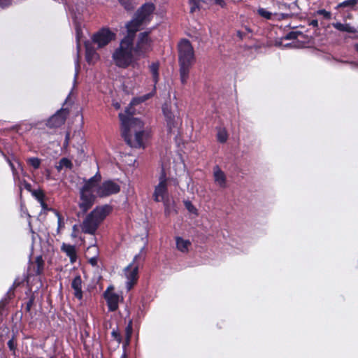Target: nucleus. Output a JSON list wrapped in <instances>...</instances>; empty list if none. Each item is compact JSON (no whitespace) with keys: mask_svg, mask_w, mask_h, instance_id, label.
<instances>
[{"mask_svg":"<svg viewBox=\"0 0 358 358\" xmlns=\"http://www.w3.org/2000/svg\"><path fill=\"white\" fill-rule=\"evenodd\" d=\"M184 205L189 212L193 214H197V209L195 208V206L192 204V203L190 201H185Z\"/></svg>","mask_w":358,"mask_h":358,"instance_id":"4c0bfd02","label":"nucleus"},{"mask_svg":"<svg viewBox=\"0 0 358 358\" xmlns=\"http://www.w3.org/2000/svg\"><path fill=\"white\" fill-rule=\"evenodd\" d=\"M26 294L27 295L28 297L27 299V301L24 302L25 311L27 313H29L31 311L32 306L34 304L36 296L35 294L31 292V289L26 292Z\"/></svg>","mask_w":358,"mask_h":358,"instance_id":"b1692460","label":"nucleus"},{"mask_svg":"<svg viewBox=\"0 0 358 358\" xmlns=\"http://www.w3.org/2000/svg\"><path fill=\"white\" fill-rule=\"evenodd\" d=\"M61 250L66 253V255L70 258L71 263H73L77 259V252L76 247L74 245L63 243Z\"/></svg>","mask_w":358,"mask_h":358,"instance_id":"aec40b11","label":"nucleus"},{"mask_svg":"<svg viewBox=\"0 0 358 358\" xmlns=\"http://www.w3.org/2000/svg\"><path fill=\"white\" fill-rule=\"evenodd\" d=\"M100 224L92 215L89 213L81 224V229L84 234L94 235Z\"/></svg>","mask_w":358,"mask_h":358,"instance_id":"4468645a","label":"nucleus"},{"mask_svg":"<svg viewBox=\"0 0 358 358\" xmlns=\"http://www.w3.org/2000/svg\"><path fill=\"white\" fill-rule=\"evenodd\" d=\"M134 43L122 38L120 46L113 52L112 58L117 66L127 69L134 62Z\"/></svg>","mask_w":358,"mask_h":358,"instance_id":"20e7f679","label":"nucleus"},{"mask_svg":"<svg viewBox=\"0 0 358 358\" xmlns=\"http://www.w3.org/2000/svg\"><path fill=\"white\" fill-rule=\"evenodd\" d=\"M55 215L57 216V234H59V233H60L61 229H62L63 228H64V226H65V223H64V217H62V215H61V213H60L59 211H55Z\"/></svg>","mask_w":358,"mask_h":358,"instance_id":"7c9ffc66","label":"nucleus"},{"mask_svg":"<svg viewBox=\"0 0 358 358\" xmlns=\"http://www.w3.org/2000/svg\"><path fill=\"white\" fill-rule=\"evenodd\" d=\"M104 297L106 301L109 311L114 312L118 308L119 295L114 292H109L106 290L104 293Z\"/></svg>","mask_w":358,"mask_h":358,"instance_id":"f3484780","label":"nucleus"},{"mask_svg":"<svg viewBox=\"0 0 358 358\" xmlns=\"http://www.w3.org/2000/svg\"><path fill=\"white\" fill-rule=\"evenodd\" d=\"M332 26L340 31H345L351 34H355L357 32V29L354 27L350 26L349 24L336 22L333 23Z\"/></svg>","mask_w":358,"mask_h":358,"instance_id":"4be33fe9","label":"nucleus"},{"mask_svg":"<svg viewBox=\"0 0 358 358\" xmlns=\"http://www.w3.org/2000/svg\"><path fill=\"white\" fill-rule=\"evenodd\" d=\"M308 25L313 26V27H318V21L317 20H312L308 22Z\"/></svg>","mask_w":358,"mask_h":358,"instance_id":"603ef678","label":"nucleus"},{"mask_svg":"<svg viewBox=\"0 0 358 358\" xmlns=\"http://www.w3.org/2000/svg\"><path fill=\"white\" fill-rule=\"evenodd\" d=\"M273 15L277 17V20L280 21L286 19L291 18L293 16L292 13H275Z\"/></svg>","mask_w":358,"mask_h":358,"instance_id":"79ce46f5","label":"nucleus"},{"mask_svg":"<svg viewBox=\"0 0 358 358\" xmlns=\"http://www.w3.org/2000/svg\"><path fill=\"white\" fill-rule=\"evenodd\" d=\"M357 4V0H345L343 2L339 3L336 9L343 8H354L355 6Z\"/></svg>","mask_w":358,"mask_h":358,"instance_id":"c756f323","label":"nucleus"},{"mask_svg":"<svg viewBox=\"0 0 358 358\" xmlns=\"http://www.w3.org/2000/svg\"><path fill=\"white\" fill-rule=\"evenodd\" d=\"M152 199L157 202V186L155 187L154 192L152 193Z\"/></svg>","mask_w":358,"mask_h":358,"instance_id":"6e6d98bb","label":"nucleus"},{"mask_svg":"<svg viewBox=\"0 0 358 358\" xmlns=\"http://www.w3.org/2000/svg\"><path fill=\"white\" fill-rule=\"evenodd\" d=\"M162 111L166 122V127L169 134L173 132V129L177 128L179 124V117H176L172 111L171 103L166 102L162 106Z\"/></svg>","mask_w":358,"mask_h":358,"instance_id":"1a4fd4ad","label":"nucleus"},{"mask_svg":"<svg viewBox=\"0 0 358 358\" xmlns=\"http://www.w3.org/2000/svg\"><path fill=\"white\" fill-rule=\"evenodd\" d=\"M32 195L39 203H42L45 201V195L44 192L41 189L34 190L32 192Z\"/></svg>","mask_w":358,"mask_h":358,"instance_id":"473e14b6","label":"nucleus"},{"mask_svg":"<svg viewBox=\"0 0 358 358\" xmlns=\"http://www.w3.org/2000/svg\"><path fill=\"white\" fill-rule=\"evenodd\" d=\"M357 3H358V0H357Z\"/></svg>","mask_w":358,"mask_h":358,"instance_id":"e2e57ef3","label":"nucleus"},{"mask_svg":"<svg viewBox=\"0 0 358 358\" xmlns=\"http://www.w3.org/2000/svg\"><path fill=\"white\" fill-rule=\"evenodd\" d=\"M282 6L285 8H287V9L290 8V5H289V4H288V3H282Z\"/></svg>","mask_w":358,"mask_h":358,"instance_id":"bf43d9fd","label":"nucleus"},{"mask_svg":"<svg viewBox=\"0 0 358 358\" xmlns=\"http://www.w3.org/2000/svg\"><path fill=\"white\" fill-rule=\"evenodd\" d=\"M113 207L108 204L96 206L90 213L101 224L112 212Z\"/></svg>","mask_w":358,"mask_h":358,"instance_id":"2eb2a0df","label":"nucleus"},{"mask_svg":"<svg viewBox=\"0 0 358 358\" xmlns=\"http://www.w3.org/2000/svg\"><path fill=\"white\" fill-rule=\"evenodd\" d=\"M89 263L94 266H96L97 264V257H92L90 260H89Z\"/></svg>","mask_w":358,"mask_h":358,"instance_id":"864d4df0","label":"nucleus"},{"mask_svg":"<svg viewBox=\"0 0 358 358\" xmlns=\"http://www.w3.org/2000/svg\"><path fill=\"white\" fill-rule=\"evenodd\" d=\"M315 15H322L326 20H330L331 18V13L325 9H319L316 11Z\"/></svg>","mask_w":358,"mask_h":358,"instance_id":"58836bf2","label":"nucleus"},{"mask_svg":"<svg viewBox=\"0 0 358 358\" xmlns=\"http://www.w3.org/2000/svg\"><path fill=\"white\" fill-rule=\"evenodd\" d=\"M121 358H127V354L126 350H124L123 354L121 356Z\"/></svg>","mask_w":358,"mask_h":358,"instance_id":"052dcab7","label":"nucleus"},{"mask_svg":"<svg viewBox=\"0 0 358 358\" xmlns=\"http://www.w3.org/2000/svg\"><path fill=\"white\" fill-rule=\"evenodd\" d=\"M111 336L119 344L122 342V338L120 333L117 329H113L111 332Z\"/></svg>","mask_w":358,"mask_h":358,"instance_id":"a19ab883","label":"nucleus"},{"mask_svg":"<svg viewBox=\"0 0 358 358\" xmlns=\"http://www.w3.org/2000/svg\"><path fill=\"white\" fill-rule=\"evenodd\" d=\"M27 163L34 169H38L41 165V159L38 157H31L27 160Z\"/></svg>","mask_w":358,"mask_h":358,"instance_id":"f704fd0d","label":"nucleus"},{"mask_svg":"<svg viewBox=\"0 0 358 358\" xmlns=\"http://www.w3.org/2000/svg\"><path fill=\"white\" fill-rule=\"evenodd\" d=\"M355 48L356 51L358 52V43L357 44H355Z\"/></svg>","mask_w":358,"mask_h":358,"instance_id":"680f3d73","label":"nucleus"},{"mask_svg":"<svg viewBox=\"0 0 358 358\" xmlns=\"http://www.w3.org/2000/svg\"><path fill=\"white\" fill-rule=\"evenodd\" d=\"M69 141H70V133L66 132V134L65 135L64 142V147H67L69 145Z\"/></svg>","mask_w":358,"mask_h":358,"instance_id":"3c124183","label":"nucleus"},{"mask_svg":"<svg viewBox=\"0 0 358 358\" xmlns=\"http://www.w3.org/2000/svg\"><path fill=\"white\" fill-rule=\"evenodd\" d=\"M42 209L45 211H52L54 213H55V211H58L57 210L48 207V204L45 203V201H43L42 203H40Z\"/></svg>","mask_w":358,"mask_h":358,"instance_id":"49530a36","label":"nucleus"},{"mask_svg":"<svg viewBox=\"0 0 358 358\" xmlns=\"http://www.w3.org/2000/svg\"><path fill=\"white\" fill-rule=\"evenodd\" d=\"M202 0H189L188 3L189 4V13L193 14L196 11H199L201 9V3Z\"/></svg>","mask_w":358,"mask_h":358,"instance_id":"c85d7f7f","label":"nucleus"},{"mask_svg":"<svg viewBox=\"0 0 358 358\" xmlns=\"http://www.w3.org/2000/svg\"><path fill=\"white\" fill-rule=\"evenodd\" d=\"M161 197L166 208H169L171 205V199L167 190V179L164 170L162 171L159 182L158 183V198Z\"/></svg>","mask_w":358,"mask_h":358,"instance_id":"9d476101","label":"nucleus"},{"mask_svg":"<svg viewBox=\"0 0 358 358\" xmlns=\"http://www.w3.org/2000/svg\"><path fill=\"white\" fill-rule=\"evenodd\" d=\"M116 38V34L108 27H102L93 34L92 42L96 44L98 48H103Z\"/></svg>","mask_w":358,"mask_h":358,"instance_id":"0eeeda50","label":"nucleus"},{"mask_svg":"<svg viewBox=\"0 0 358 358\" xmlns=\"http://www.w3.org/2000/svg\"><path fill=\"white\" fill-rule=\"evenodd\" d=\"M82 36H83L82 31L79 29H77L76 39V46H77V49H78V52L80 50V38H81Z\"/></svg>","mask_w":358,"mask_h":358,"instance_id":"37998d69","label":"nucleus"},{"mask_svg":"<svg viewBox=\"0 0 358 358\" xmlns=\"http://www.w3.org/2000/svg\"><path fill=\"white\" fill-rule=\"evenodd\" d=\"M93 43L90 41H85L84 43L85 48V58L88 64L94 62L99 59V55L93 46Z\"/></svg>","mask_w":358,"mask_h":358,"instance_id":"dca6fc26","label":"nucleus"},{"mask_svg":"<svg viewBox=\"0 0 358 358\" xmlns=\"http://www.w3.org/2000/svg\"><path fill=\"white\" fill-rule=\"evenodd\" d=\"M19 285H20V282H17V280H15L13 282V286L9 289V290L7 293V294L8 295V297L10 299L14 296V295H15L14 291H15V288H17Z\"/></svg>","mask_w":358,"mask_h":358,"instance_id":"a18cd8bd","label":"nucleus"},{"mask_svg":"<svg viewBox=\"0 0 358 358\" xmlns=\"http://www.w3.org/2000/svg\"><path fill=\"white\" fill-rule=\"evenodd\" d=\"M154 10L155 5L152 3H145L140 7L136 12L134 18L127 24V34L123 38L134 43L136 32L140 30L143 22L150 21V15Z\"/></svg>","mask_w":358,"mask_h":358,"instance_id":"7ed1b4c3","label":"nucleus"},{"mask_svg":"<svg viewBox=\"0 0 358 358\" xmlns=\"http://www.w3.org/2000/svg\"><path fill=\"white\" fill-rule=\"evenodd\" d=\"M8 348L13 356H16L17 350V333H13L11 338L7 342Z\"/></svg>","mask_w":358,"mask_h":358,"instance_id":"5701e85b","label":"nucleus"},{"mask_svg":"<svg viewBox=\"0 0 358 358\" xmlns=\"http://www.w3.org/2000/svg\"><path fill=\"white\" fill-rule=\"evenodd\" d=\"M119 3L127 11H133L137 4L138 2L136 0H117Z\"/></svg>","mask_w":358,"mask_h":358,"instance_id":"393cba45","label":"nucleus"},{"mask_svg":"<svg viewBox=\"0 0 358 358\" xmlns=\"http://www.w3.org/2000/svg\"><path fill=\"white\" fill-rule=\"evenodd\" d=\"M191 245V243L187 240H184L181 237L176 238V248L178 250L185 252L188 251V248Z\"/></svg>","mask_w":358,"mask_h":358,"instance_id":"a878e982","label":"nucleus"},{"mask_svg":"<svg viewBox=\"0 0 358 358\" xmlns=\"http://www.w3.org/2000/svg\"><path fill=\"white\" fill-rule=\"evenodd\" d=\"M45 269V261L41 255L37 256L34 261H30L28 266V276L41 275Z\"/></svg>","mask_w":358,"mask_h":358,"instance_id":"ddd939ff","label":"nucleus"},{"mask_svg":"<svg viewBox=\"0 0 358 358\" xmlns=\"http://www.w3.org/2000/svg\"><path fill=\"white\" fill-rule=\"evenodd\" d=\"M150 70L152 74V78L154 82V90L157 86V63H152L150 66Z\"/></svg>","mask_w":358,"mask_h":358,"instance_id":"e433bc0d","label":"nucleus"},{"mask_svg":"<svg viewBox=\"0 0 358 358\" xmlns=\"http://www.w3.org/2000/svg\"><path fill=\"white\" fill-rule=\"evenodd\" d=\"M228 134L227 131L223 129H220L217 134V139L220 143H224L227 141Z\"/></svg>","mask_w":358,"mask_h":358,"instance_id":"2f4dec72","label":"nucleus"},{"mask_svg":"<svg viewBox=\"0 0 358 358\" xmlns=\"http://www.w3.org/2000/svg\"><path fill=\"white\" fill-rule=\"evenodd\" d=\"M150 45L149 33L147 31L140 33L138 41L134 46L135 55L138 56L143 55L148 50Z\"/></svg>","mask_w":358,"mask_h":358,"instance_id":"f8f14e48","label":"nucleus"},{"mask_svg":"<svg viewBox=\"0 0 358 358\" xmlns=\"http://www.w3.org/2000/svg\"><path fill=\"white\" fill-rule=\"evenodd\" d=\"M215 4L220 6L221 8H225L227 3L224 0H213Z\"/></svg>","mask_w":358,"mask_h":358,"instance_id":"8fccbe9b","label":"nucleus"},{"mask_svg":"<svg viewBox=\"0 0 358 358\" xmlns=\"http://www.w3.org/2000/svg\"><path fill=\"white\" fill-rule=\"evenodd\" d=\"M120 185L112 180H104L96 189V194L100 198L108 197L118 194Z\"/></svg>","mask_w":358,"mask_h":358,"instance_id":"6e6552de","label":"nucleus"},{"mask_svg":"<svg viewBox=\"0 0 358 358\" xmlns=\"http://www.w3.org/2000/svg\"><path fill=\"white\" fill-rule=\"evenodd\" d=\"M12 0H0V7L5 8L10 6Z\"/></svg>","mask_w":358,"mask_h":358,"instance_id":"de8ad7c7","label":"nucleus"},{"mask_svg":"<svg viewBox=\"0 0 358 358\" xmlns=\"http://www.w3.org/2000/svg\"><path fill=\"white\" fill-rule=\"evenodd\" d=\"M145 252L144 248H141L140 252L136 255L131 263H130L124 269L127 278L126 287L128 290L131 289L136 284L138 279V267L145 259Z\"/></svg>","mask_w":358,"mask_h":358,"instance_id":"39448f33","label":"nucleus"},{"mask_svg":"<svg viewBox=\"0 0 358 358\" xmlns=\"http://www.w3.org/2000/svg\"><path fill=\"white\" fill-rule=\"evenodd\" d=\"M2 155H3V157H5L6 160V162L9 164V166H10L11 170H12L13 174L15 176V175L17 174V170H16V169L15 167V165L13 164L12 161L3 152H2Z\"/></svg>","mask_w":358,"mask_h":358,"instance_id":"c03bdc74","label":"nucleus"},{"mask_svg":"<svg viewBox=\"0 0 358 358\" xmlns=\"http://www.w3.org/2000/svg\"><path fill=\"white\" fill-rule=\"evenodd\" d=\"M101 178L99 173H96L94 176L91 177L87 180H85L84 185L82 186L93 191L94 188L96 187V185L100 182Z\"/></svg>","mask_w":358,"mask_h":358,"instance_id":"412c9836","label":"nucleus"},{"mask_svg":"<svg viewBox=\"0 0 358 358\" xmlns=\"http://www.w3.org/2000/svg\"><path fill=\"white\" fill-rule=\"evenodd\" d=\"M245 34L241 31H237V36L240 38V39H243L244 37H245Z\"/></svg>","mask_w":358,"mask_h":358,"instance_id":"13d9d810","label":"nucleus"},{"mask_svg":"<svg viewBox=\"0 0 358 358\" xmlns=\"http://www.w3.org/2000/svg\"><path fill=\"white\" fill-rule=\"evenodd\" d=\"M154 95V91H152V92L150 93H148L146 94H144V95H142V96H137V97H134L131 103L132 105H138L139 103H141L143 102H145L147 100H148L150 97H152V96Z\"/></svg>","mask_w":358,"mask_h":358,"instance_id":"bb28decb","label":"nucleus"},{"mask_svg":"<svg viewBox=\"0 0 358 358\" xmlns=\"http://www.w3.org/2000/svg\"><path fill=\"white\" fill-rule=\"evenodd\" d=\"M24 187L27 190L31 191V185L26 180H24Z\"/></svg>","mask_w":358,"mask_h":358,"instance_id":"5fc2aeb1","label":"nucleus"},{"mask_svg":"<svg viewBox=\"0 0 358 358\" xmlns=\"http://www.w3.org/2000/svg\"><path fill=\"white\" fill-rule=\"evenodd\" d=\"M96 196L92 189L81 187L79 189L78 206L82 215L86 214L94 206Z\"/></svg>","mask_w":358,"mask_h":358,"instance_id":"423d86ee","label":"nucleus"},{"mask_svg":"<svg viewBox=\"0 0 358 358\" xmlns=\"http://www.w3.org/2000/svg\"><path fill=\"white\" fill-rule=\"evenodd\" d=\"M257 13L259 15H260L261 17H262L266 20L272 19L273 14L271 12L266 10L265 8H259L257 10Z\"/></svg>","mask_w":358,"mask_h":358,"instance_id":"72a5a7b5","label":"nucleus"},{"mask_svg":"<svg viewBox=\"0 0 358 358\" xmlns=\"http://www.w3.org/2000/svg\"><path fill=\"white\" fill-rule=\"evenodd\" d=\"M213 176L215 182H217L220 187H226L227 178L224 173L220 169L218 166L214 168Z\"/></svg>","mask_w":358,"mask_h":358,"instance_id":"6ab92c4d","label":"nucleus"},{"mask_svg":"<svg viewBox=\"0 0 358 358\" xmlns=\"http://www.w3.org/2000/svg\"><path fill=\"white\" fill-rule=\"evenodd\" d=\"M178 50L180 81L182 85H185L189 78L190 69L196 62L194 50L191 42L186 38L180 40Z\"/></svg>","mask_w":358,"mask_h":358,"instance_id":"f03ea898","label":"nucleus"},{"mask_svg":"<svg viewBox=\"0 0 358 358\" xmlns=\"http://www.w3.org/2000/svg\"><path fill=\"white\" fill-rule=\"evenodd\" d=\"M301 34H302V33L300 31H292L287 34V35L285 36V39L294 40V39H296L298 38V36Z\"/></svg>","mask_w":358,"mask_h":358,"instance_id":"ea45409f","label":"nucleus"},{"mask_svg":"<svg viewBox=\"0 0 358 358\" xmlns=\"http://www.w3.org/2000/svg\"><path fill=\"white\" fill-rule=\"evenodd\" d=\"M125 112L127 115L119 114L122 137L129 146L140 148L143 146L144 124L140 119L132 117L129 108Z\"/></svg>","mask_w":358,"mask_h":358,"instance_id":"f257e3e1","label":"nucleus"},{"mask_svg":"<svg viewBox=\"0 0 358 358\" xmlns=\"http://www.w3.org/2000/svg\"><path fill=\"white\" fill-rule=\"evenodd\" d=\"M130 343H131V338L125 337L124 338V341L123 344H122V348H123L124 350H127V348L128 346H129Z\"/></svg>","mask_w":358,"mask_h":358,"instance_id":"09e8293b","label":"nucleus"},{"mask_svg":"<svg viewBox=\"0 0 358 358\" xmlns=\"http://www.w3.org/2000/svg\"><path fill=\"white\" fill-rule=\"evenodd\" d=\"M69 112L66 109L61 108L52 115L46 122L50 128H57L65 123Z\"/></svg>","mask_w":358,"mask_h":358,"instance_id":"9b49d317","label":"nucleus"},{"mask_svg":"<svg viewBox=\"0 0 358 358\" xmlns=\"http://www.w3.org/2000/svg\"><path fill=\"white\" fill-rule=\"evenodd\" d=\"M63 168L71 169L73 168V164L70 159L66 157H63L59 160V165L57 166L58 171L62 170Z\"/></svg>","mask_w":358,"mask_h":358,"instance_id":"cd10ccee","label":"nucleus"},{"mask_svg":"<svg viewBox=\"0 0 358 358\" xmlns=\"http://www.w3.org/2000/svg\"><path fill=\"white\" fill-rule=\"evenodd\" d=\"M133 334V321L129 320L128 324L125 328V337L131 338Z\"/></svg>","mask_w":358,"mask_h":358,"instance_id":"c9c22d12","label":"nucleus"},{"mask_svg":"<svg viewBox=\"0 0 358 358\" xmlns=\"http://www.w3.org/2000/svg\"><path fill=\"white\" fill-rule=\"evenodd\" d=\"M71 287L74 290V296L82 300L83 297L82 291V279L80 275H76L71 282Z\"/></svg>","mask_w":358,"mask_h":358,"instance_id":"a211bd4d","label":"nucleus"},{"mask_svg":"<svg viewBox=\"0 0 358 358\" xmlns=\"http://www.w3.org/2000/svg\"><path fill=\"white\" fill-rule=\"evenodd\" d=\"M78 229V227L76 224L73 225V233L71 234V236L74 238H76L77 236V235L75 234L76 233V231H77Z\"/></svg>","mask_w":358,"mask_h":358,"instance_id":"4d7b16f0","label":"nucleus"}]
</instances>
